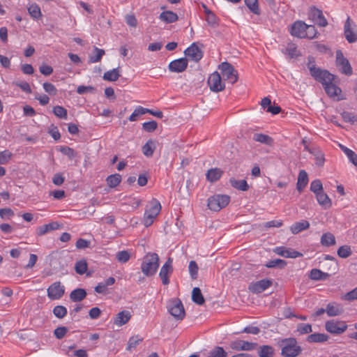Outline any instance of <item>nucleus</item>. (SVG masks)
Returning <instances> with one entry per match:
<instances>
[{
	"instance_id": "79ce46f5",
	"label": "nucleus",
	"mask_w": 357,
	"mask_h": 357,
	"mask_svg": "<svg viewBox=\"0 0 357 357\" xmlns=\"http://www.w3.org/2000/svg\"><path fill=\"white\" fill-rule=\"evenodd\" d=\"M253 139L255 142H258L267 145H271L273 142V139L270 136L262 133H255L253 135Z\"/></svg>"
},
{
	"instance_id": "2f4dec72",
	"label": "nucleus",
	"mask_w": 357,
	"mask_h": 357,
	"mask_svg": "<svg viewBox=\"0 0 357 357\" xmlns=\"http://www.w3.org/2000/svg\"><path fill=\"white\" fill-rule=\"evenodd\" d=\"M86 291L84 289L77 288L72 291L70 294V299L73 302H79L85 298Z\"/></svg>"
},
{
	"instance_id": "7ed1b4c3",
	"label": "nucleus",
	"mask_w": 357,
	"mask_h": 357,
	"mask_svg": "<svg viewBox=\"0 0 357 357\" xmlns=\"http://www.w3.org/2000/svg\"><path fill=\"white\" fill-rule=\"evenodd\" d=\"M335 75L328 72V75H323L317 80V82L321 83L328 96L331 98H337V100H342V98L339 97L342 93V90L339 86L333 83Z\"/></svg>"
},
{
	"instance_id": "393cba45",
	"label": "nucleus",
	"mask_w": 357,
	"mask_h": 357,
	"mask_svg": "<svg viewBox=\"0 0 357 357\" xmlns=\"http://www.w3.org/2000/svg\"><path fill=\"white\" fill-rule=\"evenodd\" d=\"M159 19L167 24H170L176 22L178 17L176 13L171 10H166L160 14Z\"/></svg>"
},
{
	"instance_id": "ddd939ff",
	"label": "nucleus",
	"mask_w": 357,
	"mask_h": 357,
	"mask_svg": "<svg viewBox=\"0 0 357 357\" xmlns=\"http://www.w3.org/2000/svg\"><path fill=\"white\" fill-rule=\"evenodd\" d=\"M307 31V24L303 21L298 20L292 24L290 33L293 36H296L299 38H305L308 37Z\"/></svg>"
},
{
	"instance_id": "a878e982",
	"label": "nucleus",
	"mask_w": 357,
	"mask_h": 357,
	"mask_svg": "<svg viewBox=\"0 0 357 357\" xmlns=\"http://www.w3.org/2000/svg\"><path fill=\"white\" fill-rule=\"evenodd\" d=\"M319 205H321L324 208L328 209L331 208L332 206V201L329 198V197L322 191L317 195H315Z\"/></svg>"
},
{
	"instance_id": "20e7f679",
	"label": "nucleus",
	"mask_w": 357,
	"mask_h": 357,
	"mask_svg": "<svg viewBox=\"0 0 357 357\" xmlns=\"http://www.w3.org/2000/svg\"><path fill=\"white\" fill-rule=\"evenodd\" d=\"M160 211L161 205L160 202L155 199H152L150 202L149 206L146 209L144 214V225L146 227L151 225Z\"/></svg>"
},
{
	"instance_id": "4468645a",
	"label": "nucleus",
	"mask_w": 357,
	"mask_h": 357,
	"mask_svg": "<svg viewBox=\"0 0 357 357\" xmlns=\"http://www.w3.org/2000/svg\"><path fill=\"white\" fill-rule=\"evenodd\" d=\"M307 68L310 70V73L311 76L317 81L320 79L323 75H328V71L326 70H322L320 68H318L315 65V61L314 57L309 56L308 62H307Z\"/></svg>"
},
{
	"instance_id": "9b49d317",
	"label": "nucleus",
	"mask_w": 357,
	"mask_h": 357,
	"mask_svg": "<svg viewBox=\"0 0 357 357\" xmlns=\"http://www.w3.org/2000/svg\"><path fill=\"white\" fill-rule=\"evenodd\" d=\"M47 293L50 300H58L63 296L65 287L60 282H54L47 288Z\"/></svg>"
},
{
	"instance_id": "412c9836",
	"label": "nucleus",
	"mask_w": 357,
	"mask_h": 357,
	"mask_svg": "<svg viewBox=\"0 0 357 357\" xmlns=\"http://www.w3.org/2000/svg\"><path fill=\"white\" fill-rule=\"evenodd\" d=\"M344 312L342 306L337 303H329L326 307V312L328 317L339 316Z\"/></svg>"
},
{
	"instance_id": "cd10ccee",
	"label": "nucleus",
	"mask_w": 357,
	"mask_h": 357,
	"mask_svg": "<svg viewBox=\"0 0 357 357\" xmlns=\"http://www.w3.org/2000/svg\"><path fill=\"white\" fill-rule=\"evenodd\" d=\"M329 336L324 333H315L307 336V341L310 343H321L328 341Z\"/></svg>"
},
{
	"instance_id": "72a5a7b5",
	"label": "nucleus",
	"mask_w": 357,
	"mask_h": 357,
	"mask_svg": "<svg viewBox=\"0 0 357 357\" xmlns=\"http://www.w3.org/2000/svg\"><path fill=\"white\" fill-rule=\"evenodd\" d=\"M330 275L328 273L321 271L317 268H313L310 271V278L312 280H326L329 278Z\"/></svg>"
},
{
	"instance_id": "6e6d98bb",
	"label": "nucleus",
	"mask_w": 357,
	"mask_h": 357,
	"mask_svg": "<svg viewBox=\"0 0 357 357\" xmlns=\"http://www.w3.org/2000/svg\"><path fill=\"white\" fill-rule=\"evenodd\" d=\"M94 51L96 52V55L89 56V61L91 63H97L100 61L102 56L105 54V50L102 49H99L95 47Z\"/></svg>"
},
{
	"instance_id": "c756f323",
	"label": "nucleus",
	"mask_w": 357,
	"mask_h": 357,
	"mask_svg": "<svg viewBox=\"0 0 357 357\" xmlns=\"http://www.w3.org/2000/svg\"><path fill=\"white\" fill-rule=\"evenodd\" d=\"M257 354L259 357H274L275 349L271 345L259 346Z\"/></svg>"
},
{
	"instance_id": "1a4fd4ad",
	"label": "nucleus",
	"mask_w": 357,
	"mask_h": 357,
	"mask_svg": "<svg viewBox=\"0 0 357 357\" xmlns=\"http://www.w3.org/2000/svg\"><path fill=\"white\" fill-rule=\"evenodd\" d=\"M229 347L231 349L237 351H253L258 347L257 342H251L242 340H236L232 341L229 344Z\"/></svg>"
},
{
	"instance_id": "338daca9",
	"label": "nucleus",
	"mask_w": 357,
	"mask_h": 357,
	"mask_svg": "<svg viewBox=\"0 0 357 357\" xmlns=\"http://www.w3.org/2000/svg\"><path fill=\"white\" fill-rule=\"evenodd\" d=\"M43 89L46 93L50 96H55L57 93V89L54 84L50 82H45L43 84Z\"/></svg>"
},
{
	"instance_id": "f704fd0d",
	"label": "nucleus",
	"mask_w": 357,
	"mask_h": 357,
	"mask_svg": "<svg viewBox=\"0 0 357 357\" xmlns=\"http://www.w3.org/2000/svg\"><path fill=\"white\" fill-rule=\"evenodd\" d=\"M229 183L233 188L238 190L247 191L249 189V185L245 179L236 180L234 178H231Z\"/></svg>"
},
{
	"instance_id": "864d4df0",
	"label": "nucleus",
	"mask_w": 357,
	"mask_h": 357,
	"mask_svg": "<svg viewBox=\"0 0 357 357\" xmlns=\"http://www.w3.org/2000/svg\"><path fill=\"white\" fill-rule=\"evenodd\" d=\"M189 273L192 280H196L198 277L199 267L195 261H190L189 263Z\"/></svg>"
},
{
	"instance_id": "58836bf2",
	"label": "nucleus",
	"mask_w": 357,
	"mask_h": 357,
	"mask_svg": "<svg viewBox=\"0 0 357 357\" xmlns=\"http://www.w3.org/2000/svg\"><path fill=\"white\" fill-rule=\"evenodd\" d=\"M121 176L119 174L109 175L106 178L107 183L111 188H114L118 186L121 182Z\"/></svg>"
},
{
	"instance_id": "2eb2a0df",
	"label": "nucleus",
	"mask_w": 357,
	"mask_h": 357,
	"mask_svg": "<svg viewBox=\"0 0 357 357\" xmlns=\"http://www.w3.org/2000/svg\"><path fill=\"white\" fill-rule=\"evenodd\" d=\"M309 18L317 23L319 26L325 27L328 24L326 19L324 17L321 10L312 6L309 10Z\"/></svg>"
},
{
	"instance_id": "e433bc0d",
	"label": "nucleus",
	"mask_w": 357,
	"mask_h": 357,
	"mask_svg": "<svg viewBox=\"0 0 357 357\" xmlns=\"http://www.w3.org/2000/svg\"><path fill=\"white\" fill-rule=\"evenodd\" d=\"M28 12L30 16L34 20H38L41 18L42 13L40 8L36 3H32L28 7Z\"/></svg>"
},
{
	"instance_id": "9d476101",
	"label": "nucleus",
	"mask_w": 357,
	"mask_h": 357,
	"mask_svg": "<svg viewBox=\"0 0 357 357\" xmlns=\"http://www.w3.org/2000/svg\"><path fill=\"white\" fill-rule=\"evenodd\" d=\"M173 259L169 257L166 262L162 265L159 273V277L164 285L169 284V276L172 274L174 268L172 266Z\"/></svg>"
},
{
	"instance_id": "b1692460",
	"label": "nucleus",
	"mask_w": 357,
	"mask_h": 357,
	"mask_svg": "<svg viewBox=\"0 0 357 357\" xmlns=\"http://www.w3.org/2000/svg\"><path fill=\"white\" fill-rule=\"evenodd\" d=\"M224 172L218 167L208 169L206 174V179L211 183L218 181L222 176Z\"/></svg>"
},
{
	"instance_id": "3c124183",
	"label": "nucleus",
	"mask_w": 357,
	"mask_h": 357,
	"mask_svg": "<svg viewBox=\"0 0 357 357\" xmlns=\"http://www.w3.org/2000/svg\"><path fill=\"white\" fill-rule=\"evenodd\" d=\"M287 265V262L280 259H275L273 260H270L266 264V266L267 268H275L278 267L280 268H284Z\"/></svg>"
},
{
	"instance_id": "8fccbe9b",
	"label": "nucleus",
	"mask_w": 357,
	"mask_h": 357,
	"mask_svg": "<svg viewBox=\"0 0 357 357\" xmlns=\"http://www.w3.org/2000/svg\"><path fill=\"white\" fill-rule=\"evenodd\" d=\"M284 53L287 54L291 59L296 58L300 55L297 50V47L294 43L288 44L285 49Z\"/></svg>"
},
{
	"instance_id": "de8ad7c7",
	"label": "nucleus",
	"mask_w": 357,
	"mask_h": 357,
	"mask_svg": "<svg viewBox=\"0 0 357 357\" xmlns=\"http://www.w3.org/2000/svg\"><path fill=\"white\" fill-rule=\"evenodd\" d=\"M53 114L59 119H66L68 117V111L61 106H55L52 109Z\"/></svg>"
},
{
	"instance_id": "4d7b16f0",
	"label": "nucleus",
	"mask_w": 357,
	"mask_h": 357,
	"mask_svg": "<svg viewBox=\"0 0 357 357\" xmlns=\"http://www.w3.org/2000/svg\"><path fill=\"white\" fill-rule=\"evenodd\" d=\"M116 258L120 263H126L130 258V254L127 250L119 251L116 253Z\"/></svg>"
},
{
	"instance_id": "39448f33",
	"label": "nucleus",
	"mask_w": 357,
	"mask_h": 357,
	"mask_svg": "<svg viewBox=\"0 0 357 357\" xmlns=\"http://www.w3.org/2000/svg\"><path fill=\"white\" fill-rule=\"evenodd\" d=\"M230 202V197L226 195H215L208 199V208L214 211H219Z\"/></svg>"
},
{
	"instance_id": "473e14b6",
	"label": "nucleus",
	"mask_w": 357,
	"mask_h": 357,
	"mask_svg": "<svg viewBox=\"0 0 357 357\" xmlns=\"http://www.w3.org/2000/svg\"><path fill=\"white\" fill-rule=\"evenodd\" d=\"M310 227V223L307 220H302L301 222H296L293 224L290 227V231L294 234H297L299 232L307 229Z\"/></svg>"
},
{
	"instance_id": "a211bd4d",
	"label": "nucleus",
	"mask_w": 357,
	"mask_h": 357,
	"mask_svg": "<svg viewBox=\"0 0 357 357\" xmlns=\"http://www.w3.org/2000/svg\"><path fill=\"white\" fill-rule=\"evenodd\" d=\"M184 54L186 56L195 62L199 61L203 57L202 51L195 43H193L190 47H188L184 51Z\"/></svg>"
},
{
	"instance_id": "0eeeda50",
	"label": "nucleus",
	"mask_w": 357,
	"mask_h": 357,
	"mask_svg": "<svg viewBox=\"0 0 357 357\" xmlns=\"http://www.w3.org/2000/svg\"><path fill=\"white\" fill-rule=\"evenodd\" d=\"M168 311L174 318L182 320L185 317V310L181 300L176 298L170 301L167 305Z\"/></svg>"
},
{
	"instance_id": "6ab92c4d",
	"label": "nucleus",
	"mask_w": 357,
	"mask_h": 357,
	"mask_svg": "<svg viewBox=\"0 0 357 357\" xmlns=\"http://www.w3.org/2000/svg\"><path fill=\"white\" fill-rule=\"evenodd\" d=\"M188 67V59L185 58H181L171 61L169 64L168 68L172 73H182Z\"/></svg>"
},
{
	"instance_id": "4c0bfd02",
	"label": "nucleus",
	"mask_w": 357,
	"mask_h": 357,
	"mask_svg": "<svg viewBox=\"0 0 357 357\" xmlns=\"http://www.w3.org/2000/svg\"><path fill=\"white\" fill-rule=\"evenodd\" d=\"M120 76L119 68H116L105 72L103 75V79L107 81L115 82Z\"/></svg>"
},
{
	"instance_id": "7c9ffc66",
	"label": "nucleus",
	"mask_w": 357,
	"mask_h": 357,
	"mask_svg": "<svg viewBox=\"0 0 357 357\" xmlns=\"http://www.w3.org/2000/svg\"><path fill=\"white\" fill-rule=\"evenodd\" d=\"M308 183V176L305 170H301L298 174V181L296 184L297 190L302 192L303 188Z\"/></svg>"
},
{
	"instance_id": "c9c22d12",
	"label": "nucleus",
	"mask_w": 357,
	"mask_h": 357,
	"mask_svg": "<svg viewBox=\"0 0 357 357\" xmlns=\"http://www.w3.org/2000/svg\"><path fill=\"white\" fill-rule=\"evenodd\" d=\"M156 149L155 142L152 139H149L142 146V153L146 157H151Z\"/></svg>"
},
{
	"instance_id": "f257e3e1",
	"label": "nucleus",
	"mask_w": 357,
	"mask_h": 357,
	"mask_svg": "<svg viewBox=\"0 0 357 357\" xmlns=\"http://www.w3.org/2000/svg\"><path fill=\"white\" fill-rule=\"evenodd\" d=\"M278 344L281 348V356L283 357H297L302 352L301 347L294 337L281 339Z\"/></svg>"
},
{
	"instance_id": "c03bdc74",
	"label": "nucleus",
	"mask_w": 357,
	"mask_h": 357,
	"mask_svg": "<svg viewBox=\"0 0 357 357\" xmlns=\"http://www.w3.org/2000/svg\"><path fill=\"white\" fill-rule=\"evenodd\" d=\"M245 4L249 10L255 15H260L258 0H244Z\"/></svg>"
},
{
	"instance_id": "e2e57ef3",
	"label": "nucleus",
	"mask_w": 357,
	"mask_h": 357,
	"mask_svg": "<svg viewBox=\"0 0 357 357\" xmlns=\"http://www.w3.org/2000/svg\"><path fill=\"white\" fill-rule=\"evenodd\" d=\"M158 128V123L155 121L145 122L142 124V128L147 132H152Z\"/></svg>"
},
{
	"instance_id": "a19ab883",
	"label": "nucleus",
	"mask_w": 357,
	"mask_h": 357,
	"mask_svg": "<svg viewBox=\"0 0 357 357\" xmlns=\"http://www.w3.org/2000/svg\"><path fill=\"white\" fill-rule=\"evenodd\" d=\"M206 21L208 24L212 27H216L219 25V18L211 10H207V14H206Z\"/></svg>"
},
{
	"instance_id": "774afa93",
	"label": "nucleus",
	"mask_w": 357,
	"mask_h": 357,
	"mask_svg": "<svg viewBox=\"0 0 357 357\" xmlns=\"http://www.w3.org/2000/svg\"><path fill=\"white\" fill-rule=\"evenodd\" d=\"M344 299L349 301L357 300V287L344 294Z\"/></svg>"
},
{
	"instance_id": "49530a36",
	"label": "nucleus",
	"mask_w": 357,
	"mask_h": 357,
	"mask_svg": "<svg viewBox=\"0 0 357 357\" xmlns=\"http://www.w3.org/2000/svg\"><path fill=\"white\" fill-rule=\"evenodd\" d=\"M341 149L349 158V161L356 167H357V154L350 149L341 146Z\"/></svg>"
},
{
	"instance_id": "423d86ee",
	"label": "nucleus",
	"mask_w": 357,
	"mask_h": 357,
	"mask_svg": "<svg viewBox=\"0 0 357 357\" xmlns=\"http://www.w3.org/2000/svg\"><path fill=\"white\" fill-rule=\"evenodd\" d=\"M347 324L345 321L338 319H331L325 323V329L333 335H341L347 329Z\"/></svg>"
},
{
	"instance_id": "c85d7f7f",
	"label": "nucleus",
	"mask_w": 357,
	"mask_h": 357,
	"mask_svg": "<svg viewBox=\"0 0 357 357\" xmlns=\"http://www.w3.org/2000/svg\"><path fill=\"white\" fill-rule=\"evenodd\" d=\"M320 243L324 247H330L335 245L336 240L335 236L331 232L324 233L321 237Z\"/></svg>"
},
{
	"instance_id": "5fc2aeb1",
	"label": "nucleus",
	"mask_w": 357,
	"mask_h": 357,
	"mask_svg": "<svg viewBox=\"0 0 357 357\" xmlns=\"http://www.w3.org/2000/svg\"><path fill=\"white\" fill-rule=\"evenodd\" d=\"M310 190L315 195L324 191L322 183L319 179H316L311 182Z\"/></svg>"
},
{
	"instance_id": "ea45409f",
	"label": "nucleus",
	"mask_w": 357,
	"mask_h": 357,
	"mask_svg": "<svg viewBox=\"0 0 357 357\" xmlns=\"http://www.w3.org/2000/svg\"><path fill=\"white\" fill-rule=\"evenodd\" d=\"M192 300L197 305H203L205 302L204 298L199 287H195L192 291Z\"/></svg>"
},
{
	"instance_id": "052dcab7",
	"label": "nucleus",
	"mask_w": 357,
	"mask_h": 357,
	"mask_svg": "<svg viewBox=\"0 0 357 357\" xmlns=\"http://www.w3.org/2000/svg\"><path fill=\"white\" fill-rule=\"evenodd\" d=\"M13 156V153L8 150L0 152V165L7 164Z\"/></svg>"
},
{
	"instance_id": "dca6fc26",
	"label": "nucleus",
	"mask_w": 357,
	"mask_h": 357,
	"mask_svg": "<svg viewBox=\"0 0 357 357\" xmlns=\"http://www.w3.org/2000/svg\"><path fill=\"white\" fill-rule=\"evenodd\" d=\"M336 63L337 66L340 68L342 73L346 75H352V68L349 61L344 57L342 53L340 51H337L336 53Z\"/></svg>"
},
{
	"instance_id": "5701e85b",
	"label": "nucleus",
	"mask_w": 357,
	"mask_h": 357,
	"mask_svg": "<svg viewBox=\"0 0 357 357\" xmlns=\"http://www.w3.org/2000/svg\"><path fill=\"white\" fill-rule=\"evenodd\" d=\"M275 252L282 256L287 258H296L299 256H301L302 255L296 250H291V249H287L284 247H277L275 248Z\"/></svg>"
},
{
	"instance_id": "13d9d810",
	"label": "nucleus",
	"mask_w": 357,
	"mask_h": 357,
	"mask_svg": "<svg viewBox=\"0 0 357 357\" xmlns=\"http://www.w3.org/2000/svg\"><path fill=\"white\" fill-rule=\"evenodd\" d=\"M312 154L314 155L315 164L319 167H322L325 162L324 153L319 150L314 149Z\"/></svg>"
},
{
	"instance_id": "a18cd8bd",
	"label": "nucleus",
	"mask_w": 357,
	"mask_h": 357,
	"mask_svg": "<svg viewBox=\"0 0 357 357\" xmlns=\"http://www.w3.org/2000/svg\"><path fill=\"white\" fill-rule=\"evenodd\" d=\"M88 269V264L85 259H80L75 263V270L79 275L84 274Z\"/></svg>"
},
{
	"instance_id": "603ef678",
	"label": "nucleus",
	"mask_w": 357,
	"mask_h": 357,
	"mask_svg": "<svg viewBox=\"0 0 357 357\" xmlns=\"http://www.w3.org/2000/svg\"><path fill=\"white\" fill-rule=\"evenodd\" d=\"M337 253L340 257L345 259L349 257L352 254V252L350 246L342 245L338 248Z\"/></svg>"
},
{
	"instance_id": "f8f14e48",
	"label": "nucleus",
	"mask_w": 357,
	"mask_h": 357,
	"mask_svg": "<svg viewBox=\"0 0 357 357\" xmlns=\"http://www.w3.org/2000/svg\"><path fill=\"white\" fill-rule=\"evenodd\" d=\"M208 84L210 89L214 92H219L224 90L225 85L222 81L221 77L218 72H214L208 78Z\"/></svg>"
},
{
	"instance_id": "f3484780",
	"label": "nucleus",
	"mask_w": 357,
	"mask_h": 357,
	"mask_svg": "<svg viewBox=\"0 0 357 357\" xmlns=\"http://www.w3.org/2000/svg\"><path fill=\"white\" fill-rule=\"evenodd\" d=\"M273 284V281L271 279H263L256 282L250 284L248 289L254 294H259L269 288Z\"/></svg>"
},
{
	"instance_id": "6e6552de",
	"label": "nucleus",
	"mask_w": 357,
	"mask_h": 357,
	"mask_svg": "<svg viewBox=\"0 0 357 357\" xmlns=\"http://www.w3.org/2000/svg\"><path fill=\"white\" fill-rule=\"evenodd\" d=\"M218 69L224 77H225L231 84H234L238 80V72L228 62H222L218 66Z\"/></svg>"
},
{
	"instance_id": "69168bd1",
	"label": "nucleus",
	"mask_w": 357,
	"mask_h": 357,
	"mask_svg": "<svg viewBox=\"0 0 357 357\" xmlns=\"http://www.w3.org/2000/svg\"><path fill=\"white\" fill-rule=\"evenodd\" d=\"M68 331V329L67 327H66V326H59V327H57L54 331V335H55V337L57 339L61 340V339L64 337V336L66 335Z\"/></svg>"
},
{
	"instance_id": "09e8293b",
	"label": "nucleus",
	"mask_w": 357,
	"mask_h": 357,
	"mask_svg": "<svg viewBox=\"0 0 357 357\" xmlns=\"http://www.w3.org/2000/svg\"><path fill=\"white\" fill-rule=\"evenodd\" d=\"M52 312L56 317L63 319L67 315L68 310L63 305H56L53 308Z\"/></svg>"
},
{
	"instance_id": "37998d69",
	"label": "nucleus",
	"mask_w": 357,
	"mask_h": 357,
	"mask_svg": "<svg viewBox=\"0 0 357 357\" xmlns=\"http://www.w3.org/2000/svg\"><path fill=\"white\" fill-rule=\"evenodd\" d=\"M143 341V338L139 335L132 336L127 344L126 349L128 351H132L135 349L136 347Z\"/></svg>"
},
{
	"instance_id": "f03ea898",
	"label": "nucleus",
	"mask_w": 357,
	"mask_h": 357,
	"mask_svg": "<svg viewBox=\"0 0 357 357\" xmlns=\"http://www.w3.org/2000/svg\"><path fill=\"white\" fill-rule=\"evenodd\" d=\"M159 257L155 252H148L144 257L141 264V271L146 277H151L155 274L159 267Z\"/></svg>"
},
{
	"instance_id": "bb28decb",
	"label": "nucleus",
	"mask_w": 357,
	"mask_h": 357,
	"mask_svg": "<svg viewBox=\"0 0 357 357\" xmlns=\"http://www.w3.org/2000/svg\"><path fill=\"white\" fill-rule=\"evenodd\" d=\"M59 224L56 222H53L50 224L43 225L36 229V234L38 236H43L50 231L55 230L59 228Z\"/></svg>"
},
{
	"instance_id": "4be33fe9",
	"label": "nucleus",
	"mask_w": 357,
	"mask_h": 357,
	"mask_svg": "<svg viewBox=\"0 0 357 357\" xmlns=\"http://www.w3.org/2000/svg\"><path fill=\"white\" fill-rule=\"evenodd\" d=\"M130 318V312L128 310H123L116 315L114 319V324L118 326H121L128 323Z\"/></svg>"
},
{
	"instance_id": "680f3d73",
	"label": "nucleus",
	"mask_w": 357,
	"mask_h": 357,
	"mask_svg": "<svg viewBox=\"0 0 357 357\" xmlns=\"http://www.w3.org/2000/svg\"><path fill=\"white\" fill-rule=\"evenodd\" d=\"M297 331L301 335L310 333L312 331V325L301 323L297 326Z\"/></svg>"
},
{
	"instance_id": "bf43d9fd",
	"label": "nucleus",
	"mask_w": 357,
	"mask_h": 357,
	"mask_svg": "<svg viewBox=\"0 0 357 357\" xmlns=\"http://www.w3.org/2000/svg\"><path fill=\"white\" fill-rule=\"evenodd\" d=\"M341 116L345 122L354 123L357 121V115H355L352 112H343L341 113Z\"/></svg>"
},
{
	"instance_id": "0e129e2a",
	"label": "nucleus",
	"mask_w": 357,
	"mask_h": 357,
	"mask_svg": "<svg viewBox=\"0 0 357 357\" xmlns=\"http://www.w3.org/2000/svg\"><path fill=\"white\" fill-rule=\"evenodd\" d=\"M227 352L221 347H216L211 353L208 357H227Z\"/></svg>"
},
{
	"instance_id": "aec40b11",
	"label": "nucleus",
	"mask_w": 357,
	"mask_h": 357,
	"mask_svg": "<svg viewBox=\"0 0 357 357\" xmlns=\"http://www.w3.org/2000/svg\"><path fill=\"white\" fill-rule=\"evenodd\" d=\"M344 36L349 43L357 40V32L351 27L350 17H348L344 24Z\"/></svg>"
}]
</instances>
